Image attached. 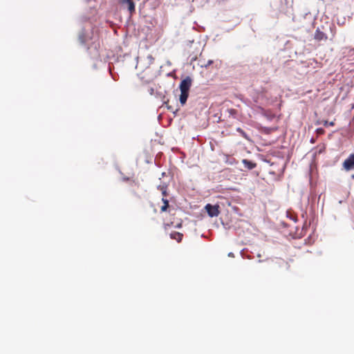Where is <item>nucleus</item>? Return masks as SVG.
<instances>
[{"label":"nucleus","mask_w":354,"mask_h":354,"mask_svg":"<svg viewBox=\"0 0 354 354\" xmlns=\"http://www.w3.org/2000/svg\"><path fill=\"white\" fill-rule=\"evenodd\" d=\"M335 26L333 24L326 22L324 25H321L318 26L314 34V39L316 41H326L328 39V32H330L331 36L333 37L335 36Z\"/></svg>","instance_id":"nucleus-1"},{"label":"nucleus","mask_w":354,"mask_h":354,"mask_svg":"<svg viewBox=\"0 0 354 354\" xmlns=\"http://www.w3.org/2000/svg\"><path fill=\"white\" fill-rule=\"evenodd\" d=\"M192 84V78L190 76H186L179 84L178 88L180 91L179 102L182 106L185 105L187 102Z\"/></svg>","instance_id":"nucleus-2"},{"label":"nucleus","mask_w":354,"mask_h":354,"mask_svg":"<svg viewBox=\"0 0 354 354\" xmlns=\"http://www.w3.org/2000/svg\"><path fill=\"white\" fill-rule=\"evenodd\" d=\"M162 178H159L160 183L156 185V189L161 191L162 194L165 196L167 194V185L170 181V176H169V173L165 171H161Z\"/></svg>","instance_id":"nucleus-3"},{"label":"nucleus","mask_w":354,"mask_h":354,"mask_svg":"<svg viewBox=\"0 0 354 354\" xmlns=\"http://www.w3.org/2000/svg\"><path fill=\"white\" fill-rule=\"evenodd\" d=\"M141 80L144 83V84L142 86V92L148 93L149 95H152L153 94V86H147V84H153V77H151V78H148L147 77V73H144L141 77Z\"/></svg>","instance_id":"nucleus-4"},{"label":"nucleus","mask_w":354,"mask_h":354,"mask_svg":"<svg viewBox=\"0 0 354 354\" xmlns=\"http://www.w3.org/2000/svg\"><path fill=\"white\" fill-rule=\"evenodd\" d=\"M205 209L206 210L208 216L210 217L217 216L220 213L218 205L207 203L205 206Z\"/></svg>","instance_id":"nucleus-5"},{"label":"nucleus","mask_w":354,"mask_h":354,"mask_svg":"<svg viewBox=\"0 0 354 354\" xmlns=\"http://www.w3.org/2000/svg\"><path fill=\"white\" fill-rule=\"evenodd\" d=\"M343 167L346 171L354 170V153H351L349 156L344 161Z\"/></svg>","instance_id":"nucleus-6"},{"label":"nucleus","mask_w":354,"mask_h":354,"mask_svg":"<svg viewBox=\"0 0 354 354\" xmlns=\"http://www.w3.org/2000/svg\"><path fill=\"white\" fill-rule=\"evenodd\" d=\"M121 4L129 11L131 16L135 12V4L132 0H123L121 1Z\"/></svg>","instance_id":"nucleus-7"},{"label":"nucleus","mask_w":354,"mask_h":354,"mask_svg":"<svg viewBox=\"0 0 354 354\" xmlns=\"http://www.w3.org/2000/svg\"><path fill=\"white\" fill-rule=\"evenodd\" d=\"M242 163L243 164L244 167L249 170L253 169L257 167V164L254 162L248 159H243Z\"/></svg>","instance_id":"nucleus-8"},{"label":"nucleus","mask_w":354,"mask_h":354,"mask_svg":"<svg viewBox=\"0 0 354 354\" xmlns=\"http://www.w3.org/2000/svg\"><path fill=\"white\" fill-rule=\"evenodd\" d=\"M183 234L178 232H172L170 233L169 236L171 239H175L178 243L181 242L183 239Z\"/></svg>","instance_id":"nucleus-9"},{"label":"nucleus","mask_w":354,"mask_h":354,"mask_svg":"<svg viewBox=\"0 0 354 354\" xmlns=\"http://www.w3.org/2000/svg\"><path fill=\"white\" fill-rule=\"evenodd\" d=\"M236 131L240 133L241 136H243L245 140H250L249 136L241 128H236Z\"/></svg>","instance_id":"nucleus-10"},{"label":"nucleus","mask_w":354,"mask_h":354,"mask_svg":"<svg viewBox=\"0 0 354 354\" xmlns=\"http://www.w3.org/2000/svg\"><path fill=\"white\" fill-rule=\"evenodd\" d=\"M287 217L289 218L290 220L293 221L294 222H297V218L296 215L290 213L289 212H287Z\"/></svg>","instance_id":"nucleus-11"},{"label":"nucleus","mask_w":354,"mask_h":354,"mask_svg":"<svg viewBox=\"0 0 354 354\" xmlns=\"http://www.w3.org/2000/svg\"><path fill=\"white\" fill-rule=\"evenodd\" d=\"M213 64V60L209 59L207 62L201 63V66L207 68L209 66Z\"/></svg>","instance_id":"nucleus-12"},{"label":"nucleus","mask_w":354,"mask_h":354,"mask_svg":"<svg viewBox=\"0 0 354 354\" xmlns=\"http://www.w3.org/2000/svg\"><path fill=\"white\" fill-rule=\"evenodd\" d=\"M245 250H247V249H246V248H244V249H243L242 250H241V252H240V254H241V256L242 257V258H247V259H251V257H250V256L246 255V254H245Z\"/></svg>","instance_id":"nucleus-13"},{"label":"nucleus","mask_w":354,"mask_h":354,"mask_svg":"<svg viewBox=\"0 0 354 354\" xmlns=\"http://www.w3.org/2000/svg\"><path fill=\"white\" fill-rule=\"evenodd\" d=\"M335 124V122L333 121L328 122L327 120L324 121V126L328 127V126H333Z\"/></svg>","instance_id":"nucleus-14"},{"label":"nucleus","mask_w":354,"mask_h":354,"mask_svg":"<svg viewBox=\"0 0 354 354\" xmlns=\"http://www.w3.org/2000/svg\"><path fill=\"white\" fill-rule=\"evenodd\" d=\"M234 161H235L234 158H230L229 160H227L226 162L228 163L229 165H232L234 164Z\"/></svg>","instance_id":"nucleus-15"},{"label":"nucleus","mask_w":354,"mask_h":354,"mask_svg":"<svg viewBox=\"0 0 354 354\" xmlns=\"http://www.w3.org/2000/svg\"><path fill=\"white\" fill-rule=\"evenodd\" d=\"M169 207V205H163L162 207H161V211L162 212H165L167 209V207Z\"/></svg>","instance_id":"nucleus-16"},{"label":"nucleus","mask_w":354,"mask_h":354,"mask_svg":"<svg viewBox=\"0 0 354 354\" xmlns=\"http://www.w3.org/2000/svg\"><path fill=\"white\" fill-rule=\"evenodd\" d=\"M164 205H169V201L165 198H162Z\"/></svg>","instance_id":"nucleus-17"},{"label":"nucleus","mask_w":354,"mask_h":354,"mask_svg":"<svg viewBox=\"0 0 354 354\" xmlns=\"http://www.w3.org/2000/svg\"><path fill=\"white\" fill-rule=\"evenodd\" d=\"M316 131L319 133H324V131L322 128H318V129H317Z\"/></svg>","instance_id":"nucleus-18"},{"label":"nucleus","mask_w":354,"mask_h":354,"mask_svg":"<svg viewBox=\"0 0 354 354\" xmlns=\"http://www.w3.org/2000/svg\"><path fill=\"white\" fill-rule=\"evenodd\" d=\"M227 256L230 257H234V253L232 252H229Z\"/></svg>","instance_id":"nucleus-19"},{"label":"nucleus","mask_w":354,"mask_h":354,"mask_svg":"<svg viewBox=\"0 0 354 354\" xmlns=\"http://www.w3.org/2000/svg\"><path fill=\"white\" fill-rule=\"evenodd\" d=\"M156 98H157L158 96L161 97V94H160V93H158L157 91H156Z\"/></svg>","instance_id":"nucleus-20"},{"label":"nucleus","mask_w":354,"mask_h":354,"mask_svg":"<svg viewBox=\"0 0 354 354\" xmlns=\"http://www.w3.org/2000/svg\"><path fill=\"white\" fill-rule=\"evenodd\" d=\"M279 12H283V11H284V10H283V8H279Z\"/></svg>","instance_id":"nucleus-21"},{"label":"nucleus","mask_w":354,"mask_h":354,"mask_svg":"<svg viewBox=\"0 0 354 354\" xmlns=\"http://www.w3.org/2000/svg\"><path fill=\"white\" fill-rule=\"evenodd\" d=\"M178 111V109H176L175 111H173L174 114L176 115V112Z\"/></svg>","instance_id":"nucleus-22"},{"label":"nucleus","mask_w":354,"mask_h":354,"mask_svg":"<svg viewBox=\"0 0 354 354\" xmlns=\"http://www.w3.org/2000/svg\"><path fill=\"white\" fill-rule=\"evenodd\" d=\"M321 196H322V194L319 195V196H318V200H319V199H320Z\"/></svg>","instance_id":"nucleus-23"},{"label":"nucleus","mask_w":354,"mask_h":354,"mask_svg":"<svg viewBox=\"0 0 354 354\" xmlns=\"http://www.w3.org/2000/svg\"><path fill=\"white\" fill-rule=\"evenodd\" d=\"M262 261H263V260H259V263H261V262H262Z\"/></svg>","instance_id":"nucleus-24"},{"label":"nucleus","mask_w":354,"mask_h":354,"mask_svg":"<svg viewBox=\"0 0 354 354\" xmlns=\"http://www.w3.org/2000/svg\"><path fill=\"white\" fill-rule=\"evenodd\" d=\"M351 177L354 179V174H353Z\"/></svg>","instance_id":"nucleus-25"}]
</instances>
